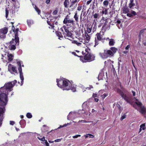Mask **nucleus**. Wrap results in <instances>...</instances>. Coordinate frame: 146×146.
Here are the masks:
<instances>
[{"mask_svg":"<svg viewBox=\"0 0 146 146\" xmlns=\"http://www.w3.org/2000/svg\"><path fill=\"white\" fill-rule=\"evenodd\" d=\"M117 51V48L115 47H111L110 50H104V51L100 53L99 55L102 59H106L108 57H113L114 54Z\"/></svg>","mask_w":146,"mask_h":146,"instance_id":"nucleus-1","label":"nucleus"},{"mask_svg":"<svg viewBox=\"0 0 146 146\" xmlns=\"http://www.w3.org/2000/svg\"><path fill=\"white\" fill-rule=\"evenodd\" d=\"M145 123H143L140 125V128L139 129V132L141 131L142 130H144L146 128L145 127Z\"/></svg>","mask_w":146,"mask_h":146,"instance_id":"nucleus-22","label":"nucleus"},{"mask_svg":"<svg viewBox=\"0 0 146 146\" xmlns=\"http://www.w3.org/2000/svg\"><path fill=\"white\" fill-rule=\"evenodd\" d=\"M88 137H90V138H93L94 137V136L91 134H88Z\"/></svg>","mask_w":146,"mask_h":146,"instance_id":"nucleus-47","label":"nucleus"},{"mask_svg":"<svg viewBox=\"0 0 146 146\" xmlns=\"http://www.w3.org/2000/svg\"><path fill=\"white\" fill-rule=\"evenodd\" d=\"M93 88V86H90L89 87H87L86 88H85V89H88V90H90L91 88Z\"/></svg>","mask_w":146,"mask_h":146,"instance_id":"nucleus-40","label":"nucleus"},{"mask_svg":"<svg viewBox=\"0 0 146 146\" xmlns=\"http://www.w3.org/2000/svg\"><path fill=\"white\" fill-rule=\"evenodd\" d=\"M117 22L118 24H120L121 23V21L119 20H117Z\"/></svg>","mask_w":146,"mask_h":146,"instance_id":"nucleus-62","label":"nucleus"},{"mask_svg":"<svg viewBox=\"0 0 146 146\" xmlns=\"http://www.w3.org/2000/svg\"><path fill=\"white\" fill-rule=\"evenodd\" d=\"M117 92L119 94L121 97L127 103H130L132 102V100L131 97L124 94L120 89H117Z\"/></svg>","mask_w":146,"mask_h":146,"instance_id":"nucleus-4","label":"nucleus"},{"mask_svg":"<svg viewBox=\"0 0 146 146\" xmlns=\"http://www.w3.org/2000/svg\"><path fill=\"white\" fill-rule=\"evenodd\" d=\"M35 9L36 11L38 13V14H40V10L36 6H35Z\"/></svg>","mask_w":146,"mask_h":146,"instance_id":"nucleus-29","label":"nucleus"},{"mask_svg":"<svg viewBox=\"0 0 146 146\" xmlns=\"http://www.w3.org/2000/svg\"><path fill=\"white\" fill-rule=\"evenodd\" d=\"M132 93L133 94V96H135V92L133 91H132Z\"/></svg>","mask_w":146,"mask_h":146,"instance_id":"nucleus-58","label":"nucleus"},{"mask_svg":"<svg viewBox=\"0 0 146 146\" xmlns=\"http://www.w3.org/2000/svg\"><path fill=\"white\" fill-rule=\"evenodd\" d=\"M115 43L114 40L113 39H110L109 42V45L110 46H113Z\"/></svg>","mask_w":146,"mask_h":146,"instance_id":"nucleus-21","label":"nucleus"},{"mask_svg":"<svg viewBox=\"0 0 146 146\" xmlns=\"http://www.w3.org/2000/svg\"><path fill=\"white\" fill-rule=\"evenodd\" d=\"M135 5V4L133 3H130L129 5V7L130 8H131L133 6Z\"/></svg>","mask_w":146,"mask_h":146,"instance_id":"nucleus-38","label":"nucleus"},{"mask_svg":"<svg viewBox=\"0 0 146 146\" xmlns=\"http://www.w3.org/2000/svg\"><path fill=\"white\" fill-rule=\"evenodd\" d=\"M58 13V11L56 10H55L53 13V15H55Z\"/></svg>","mask_w":146,"mask_h":146,"instance_id":"nucleus-41","label":"nucleus"},{"mask_svg":"<svg viewBox=\"0 0 146 146\" xmlns=\"http://www.w3.org/2000/svg\"><path fill=\"white\" fill-rule=\"evenodd\" d=\"M74 18L75 19V21L77 22L78 21V16L76 12V13H75L74 15Z\"/></svg>","mask_w":146,"mask_h":146,"instance_id":"nucleus-30","label":"nucleus"},{"mask_svg":"<svg viewBox=\"0 0 146 146\" xmlns=\"http://www.w3.org/2000/svg\"><path fill=\"white\" fill-rule=\"evenodd\" d=\"M15 122L14 121H10V124L12 125H13L15 124Z\"/></svg>","mask_w":146,"mask_h":146,"instance_id":"nucleus-48","label":"nucleus"},{"mask_svg":"<svg viewBox=\"0 0 146 146\" xmlns=\"http://www.w3.org/2000/svg\"><path fill=\"white\" fill-rule=\"evenodd\" d=\"M15 42L16 44H17V42L19 41V38L18 37V35L17 34V33L15 34Z\"/></svg>","mask_w":146,"mask_h":146,"instance_id":"nucleus-23","label":"nucleus"},{"mask_svg":"<svg viewBox=\"0 0 146 146\" xmlns=\"http://www.w3.org/2000/svg\"><path fill=\"white\" fill-rule=\"evenodd\" d=\"M128 52V51H124L123 52V53H124V54H126V53H127Z\"/></svg>","mask_w":146,"mask_h":146,"instance_id":"nucleus-63","label":"nucleus"},{"mask_svg":"<svg viewBox=\"0 0 146 146\" xmlns=\"http://www.w3.org/2000/svg\"><path fill=\"white\" fill-rule=\"evenodd\" d=\"M65 33L64 35V37L66 38H67V37H72V34L71 32L69 31L67 29L65 28L64 29Z\"/></svg>","mask_w":146,"mask_h":146,"instance_id":"nucleus-14","label":"nucleus"},{"mask_svg":"<svg viewBox=\"0 0 146 146\" xmlns=\"http://www.w3.org/2000/svg\"><path fill=\"white\" fill-rule=\"evenodd\" d=\"M22 63V61L18 62H17V64L19 66V67L21 66V64Z\"/></svg>","mask_w":146,"mask_h":146,"instance_id":"nucleus-39","label":"nucleus"},{"mask_svg":"<svg viewBox=\"0 0 146 146\" xmlns=\"http://www.w3.org/2000/svg\"><path fill=\"white\" fill-rule=\"evenodd\" d=\"M45 143L46 146H49V143L47 142L46 140Z\"/></svg>","mask_w":146,"mask_h":146,"instance_id":"nucleus-54","label":"nucleus"},{"mask_svg":"<svg viewBox=\"0 0 146 146\" xmlns=\"http://www.w3.org/2000/svg\"><path fill=\"white\" fill-rule=\"evenodd\" d=\"M97 40L95 38V45H97L98 44V40L101 41L102 42H104L105 40V38H103V35L101 34V33H98L96 35Z\"/></svg>","mask_w":146,"mask_h":146,"instance_id":"nucleus-9","label":"nucleus"},{"mask_svg":"<svg viewBox=\"0 0 146 146\" xmlns=\"http://www.w3.org/2000/svg\"><path fill=\"white\" fill-rule=\"evenodd\" d=\"M130 46L129 45H128L127 46L125 47V49L127 50H128L129 48H130Z\"/></svg>","mask_w":146,"mask_h":146,"instance_id":"nucleus-51","label":"nucleus"},{"mask_svg":"<svg viewBox=\"0 0 146 146\" xmlns=\"http://www.w3.org/2000/svg\"><path fill=\"white\" fill-rule=\"evenodd\" d=\"M7 102V95L4 93H1L0 94V106L5 105Z\"/></svg>","mask_w":146,"mask_h":146,"instance_id":"nucleus-5","label":"nucleus"},{"mask_svg":"<svg viewBox=\"0 0 146 146\" xmlns=\"http://www.w3.org/2000/svg\"><path fill=\"white\" fill-rule=\"evenodd\" d=\"M95 56L92 54L90 53L86 54L84 57V60L83 62H90L94 59Z\"/></svg>","mask_w":146,"mask_h":146,"instance_id":"nucleus-8","label":"nucleus"},{"mask_svg":"<svg viewBox=\"0 0 146 146\" xmlns=\"http://www.w3.org/2000/svg\"><path fill=\"white\" fill-rule=\"evenodd\" d=\"M27 22L28 25L29 26L33 23V21L31 20H28Z\"/></svg>","mask_w":146,"mask_h":146,"instance_id":"nucleus-26","label":"nucleus"},{"mask_svg":"<svg viewBox=\"0 0 146 146\" xmlns=\"http://www.w3.org/2000/svg\"><path fill=\"white\" fill-rule=\"evenodd\" d=\"M4 56L5 58L7 57L9 62L12 61L13 58V56L11 54H9V53L6 52L5 54V56Z\"/></svg>","mask_w":146,"mask_h":146,"instance_id":"nucleus-13","label":"nucleus"},{"mask_svg":"<svg viewBox=\"0 0 146 146\" xmlns=\"http://www.w3.org/2000/svg\"><path fill=\"white\" fill-rule=\"evenodd\" d=\"M108 9H105V10L103 9L102 11V14H105V15H107L108 14Z\"/></svg>","mask_w":146,"mask_h":146,"instance_id":"nucleus-28","label":"nucleus"},{"mask_svg":"<svg viewBox=\"0 0 146 146\" xmlns=\"http://www.w3.org/2000/svg\"><path fill=\"white\" fill-rule=\"evenodd\" d=\"M62 139V138L57 139L55 140L54 141L55 142H59Z\"/></svg>","mask_w":146,"mask_h":146,"instance_id":"nucleus-44","label":"nucleus"},{"mask_svg":"<svg viewBox=\"0 0 146 146\" xmlns=\"http://www.w3.org/2000/svg\"><path fill=\"white\" fill-rule=\"evenodd\" d=\"M72 43L75 44L78 46H80L82 44L81 42H78L77 41L75 40L72 41Z\"/></svg>","mask_w":146,"mask_h":146,"instance_id":"nucleus-25","label":"nucleus"},{"mask_svg":"<svg viewBox=\"0 0 146 146\" xmlns=\"http://www.w3.org/2000/svg\"><path fill=\"white\" fill-rule=\"evenodd\" d=\"M82 8V6L79 5L77 8V10L79 11H80L81 10Z\"/></svg>","mask_w":146,"mask_h":146,"instance_id":"nucleus-37","label":"nucleus"},{"mask_svg":"<svg viewBox=\"0 0 146 146\" xmlns=\"http://www.w3.org/2000/svg\"><path fill=\"white\" fill-rule=\"evenodd\" d=\"M97 95L96 94H94L93 95V97L94 98L95 97L97 96Z\"/></svg>","mask_w":146,"mask_h":146,"instance_id":"nucleus-61","label":"nucleus"},{"mask_svg":"<svg viewBox=\"0 0 146 146\" xmlns=\"http://www.w3.org/2000/svg\"><path fill=\"white\" fill-rule=\"evenodd\" d=\"M5 108H0V117H3V114L5 111Z\"/></svg>","mask_w":146,"mask_h":146,"instance_id":"nucleus-17","label":"nucleus"},{"mask_svg":"<svg viewBox=\"0 0 146 146\" xmlns=\"http://www.w3.org/2000/svg\"><path fill=\"white\" fill-rule=\"evenodd\" d=\"M109 1L108 0H105L103 2L104 5L106 7H107L108 5Z\"/></svg>","mask_w":146,"mask_h":146,"instance_id":"nucleus-27","label":"nucleus"},{"mask_svg":"<svg viewBox=\"0 0 146 146\" xmlns=\"http://www.w3.org/2000/svg\"><path fill=\"white\" fill-rule=\"evenodd\" d=\"M108 21H106L104 23V25H103L102 26V28H104L106 27V25H107V24L108 23Z\"/></svg>","mask_w":146,"mask_h":146,"instance_id":"nucleus-36","label":"nucleus"},{"mask_svg":"<svg viewBox=\"0 0 146 146\" xmlns=\"http://www.w3.org/2000/svg\"><path fill=\"white\" fill-rule=\"evenodd\" d=\"M85 39L87 41H89L90 38V37L91 36V35L90 34L88 35L87 33H85Z\"/></svg>","mask_w":146,"mask_h":146,"instance_id":"nucleus-19","label":"nucleus"},{"mask_svg":"<svg viewBox=\"0 0 146 146\" xmlns=\"http://www.w3.org/2000/svg\"><path fill=\"white\" fill-rule=\"evenodd\" d=\"M106 39V40H107V41H108V40H109L110 41V39L109 38H106V39L105 38V40Z\"/></svg>","mask_w":146,"mask_h":146,"instance_id":"nucleus-64","label":"nucleus"},{"mask_svg":"<svg viewBox=\"0 0 146 146\" xmlns=\"http://www.w3.org/2000/svg\"><path fill=\"white\" fill-rule=\"evenodd\" d=\"M125 115H123L121 117L120 119V120L121 121H122L123 119H125Z\"/></svg>","mask_w":146,"mask_h":146,"instance_id":"nucleus-45","label":"nucleus"},{"mask_svg":"<svg viewBox=\"0 0 146 146\" xmlns=\"http://www.w3.org/2000/svg\"><path fill=\"white\" fill-rule=\"evenodd\" d=\"M99 16V14L95 13L93 15V16L94 18L95 19L97 18Z\"/></svg>","mask_w":146,"mask_h":146,"instance_id":"nucleus-35","label":"nucleus"},{"mask_svg":"<svg viewBox=\"0 0 146 146\" xmlns=\"http://www.w3.org/2000/svg\"><path fill=\"white\" fill-rule=\"evenodd\" d=\"M92 0H89L87 1V4L88 5L91 2Z\"/></svg>","mask_w":146,"mask_h":146,"instance_id":"nucleus-55","label":"nucleus"},{"mask_svg":"<svg viewBox=\"0 0 146 146\" xmlns=\"http://www.w3.org/2000/svg\"><path fill=\"white\" fill-rule=\"evenodd\" d=\"M50 0H46V3L48 4L50 2Z\"/></svg>","mask_w":146,"mask_h":146,"instance_id":"nucleus-53","label":"nucleus"},{"mask_svg":"<svg viewBox=\"0 0 146 146\" xmlns=\"http://www.w3.org/2000/svg\"><path fill=\"white\" fill-rule=\"evenodd\" d=\"M5 54H2L1 55V59L3 60V61L4 62H9L8 60V58L7 57H6L5 58Z\"/></svg>","mask_w":146,"mask_h":146,"instance_id":"nucleus-16","label":"nucleus"},{"mask_svg":"<svg viewBox=\"0 0 146 146\" xmlns=\"http://www.w3.org/2000/svg\"><path fill=\"white\" fill-rule=\"evenodd\" d=\"M17 81L15 80L12 82L6 83L5 84L4 87L3 88V89L5 88L7 90L11 91L12 90V88L13 87L15 84L17 83Z\"/></svg>","mask_w":146,"mask_h":146,"instance_id":"nucleus-6","label":"nucleus"},{"mask_svg":"<svg viewBox=\"0 0 146 146\" xmlns=\"http://www.w3.org/2000/svg\"><path fill=\"white\" fill-rule=\"evenodd\" d=\"M27 117L29 118H30L32 117V115L31 113H28L27 114Z\"/></svg>","mask_w":146,"mask_h":146,"instance_id":"nucleus-32","label":"nucleus"},{"mask_svg":"<svg viewBox=\"0 0 146 146\" xmlns=\"http://www.w3.org/2000/svg\"><path fill=\"white\" fill-rule=\"evenodd\" d=\"M8 70L12 73L17 72V70L16 67L11 64H9L8 65Z\"/></svg>","mask_w":146,"mask_h":146,"instance_id":"nucleus-11","label":"nucleus"},{"mask_svg":"<svg viewBox=\"0 0 146 146\" xmlns=\"http://www.w3.org/2000/svg\"><path fill=\"white\" fill-rule=\"evenodd\" d=\"M102 20L104 21H105V22L106 21H107V19H106V18H104V17H103L102 18Z\"/></svg>","mask_w":146,"mask_h":146,"instance_id":"nucleus-56","label":"nucleus"},{"mask_svg":"<svg viewBox=\"0 0 146 146\" xmlns=\"http://www.w3.org/2000/svg\"><path fill=\"white\" fill-rule=\"evenodd\" d=\"M94 100L95 102H97L99 101V99L97 98H95Z\"/></svg>","mask_w":146,"mask_h":146,"instance_id":"nucleus-59","label":"nucleus"},{"mask_svg":"<svg viewBox=\"0 0 146 146\" xmlns=\"http://www.w3.org/2000/svg\"><path fill=\"white\" fill-rule=\"evenodd\" d=\"M69 0H65L64 2V5L65 7L67 8L68 7V5H69Z\"/></svg>","mask_w":146,"mask_h":146,"instance_id":"nucleus-20","label":"nucleus"},{"mask_svg":"<svg viewBox=\"0 0 146 146\" xmlns=\"http://www.w3.org/2000/svg\"><path fill=\"white\" fill-rule=\"evenodd\" d=\"M70 87V90H71L73 92H74L76 91V88L74 87V85H72L71 84Z\"/></svg>","mask_w":146,"mask_h":146,"instance_id":"nucleus-24","label":"nucleus"},{"mask_svg":"<svg viewBox=\"0 0 146 146\" xmlns=\"http://www.w3.org/2000/svg\"><path fill=\"white\" fill-rule=\"evenodd\" d=\"M9 14V10L7 9H5V15H6V18H7Z\"/></svg>","mask_w":146,"mask_h":146,"instance_id":"nucleus-34","label":"nucleus"},{"mask_svg":"<svg viewBox=\"0 0 146 146\" xmlns=\"http://www.w3.org/2000/svg\"><path fill=\"white\" fill-rule=\"evenodd\" d=\"M108 96V94L106 93L104 94L102 96H104V98Z\"/></svg>","mask_w":146,"mask_h":146,"instance_id":"nucleus-57","label":"nucleus"},{"mask_svg":"<svg viewBox=\"0 0 146 146\" xmlns=\"http://www.w3.org/2000/svg\"><path fill=\"white\" fill-rule=\"evenodd\" d=\"M57 82L58 86L60 88L64 87V90H68L70 88V86L71 83L66 80H60L58 81L57 79Z\"/></svg>","mask_w":146,"mask_h":146,"instance_id":"nucleus-2","label":"nucleus"},{"mask_svg":"<svg viewBox=\"0 0 146 146\" xmlns=\"http://www.w3.org/2000/svg\"><path fill=\"white\" fill-rule=\"evenodd\" d=\"M72 2L71 3V5L70 6V7H72L73 6V5L75 3H76L77 2V0H73Z\"/></svg>","mask_w":146,"mask_h":146,"instance_id":"nucleus-31","label":"nucleus"},{"mask_svg":"<svg viewBox=\"0 0 146 146\" xmlns=\"http://www.w3.org/2000/svg\"><path fill=\"white\" fill-rule=\"evenodd\" d=\"M131 13L132 14V16L133 15H136V13L134 11H131Z\"/></svg>","mask_w":146,"mask_h":146,"instance_id":"nucleus-52","label":"nucleus"},{"mask_svg":"<svg viewBox=\"0 0 146 146\" xmlns=\"http://www.w3.org/2000/svg\"><path fill=\"white\" fill-rule=\"evenodd\" d=\"M57 35L59 37V38L60 39H61V38H62V34L61 33H57Z\"/></svg>","mask_w":146,"mask_h":146,"instance_id":"nucleus-33","label":"nucleus"},{"mask_svg":"<svg viewBox=\"0 0 146 146\" xmlns=\"http://www.w3.org/2000/svg\"><path fill=\"white\" fill-rule=\"evenodd\" d=\"M18 70L20 73V77L21 79V82H23L24 80V78L23 75V73L22 72V69L21 66L19 67Z\"/></svg>","mask_w":146,"mask_h":146,"instance_id":"nucleus-15","label":"nucleus"},{"mask_svg":"<svg viewBox=\"0 0 146 146\" xmlns=\"http://www.w3.org/2000/svg\"><path fill=\"white\" fill-rule=\"evenodd\" d=\"M81 122L82 123H87V122L86 120H81V121L80 120L78 121V122Z\"/></svg>","mask_w":146,"mask_h":146,"instance_id":"nucleus-49","label":"nucleus"},{"mask_svg":"<svg viewBox=\"0 0 146 146\" xmlns=\"http://www.w3.org/2000/svg\"><path fill=\"white\" fill-rule=\"evenodd\" d=\"M124 12L125 13H127L128 12V10L127 9L125 8L123 10Z\"/></svg>","mask_w":146,"mask_h":146,"instance_id":"nucleus-46","label":"nucleus"},{"mask_svg":"<svg viewBox=\"0 0 146 146\" xmlns=\"http://www.w3.org/2000/svg\"><path fill=\"white\" fill-rule=\"evenodd\" d=\"M68 123L67 124H64V125L62 126H60V127H66V126L67 125H68Z\"/></svg>","mask_w":146,"mask_h":146,"instance_id":"nucleus-60","label":"nucleus"},{"mask_svg":"<svg viewBox=\"0 0 146 146\" xmlns=\"http://www.w3.org/2000/svg\"><path fill=\"white\" fill-rule=\"evenodd\" d=\"M38 139L42 141H45V137H43L42 138H39L38 137Z\"/></svg>","mask_w":146,"mask_h":146,"instance_id":"nucleus-43","label":"nucleus"},{"mask_svg":"<svg viewBox=\"0 0 146 146\" xmlns=\"http://www.w3.org/2000/svg\"><path fill=\"white\" fill-rule=\"evenodd\" d=\"M135 104L138 106V108H135L141 113L144 114V116L146 118V108L142 105V103L137 99H136Z\"/></svg>","mask_w":146,"mask_h":146,"instance_id":"nucleus-3","label":"nucleus"},{"mask_svg":"<svg viewBox=\"0 0 146 146\" xmlns=\"http://www.w3.org/2000/svg\"><path fill=\"white\" fill-rule=\"evenodd\" d=\"M127 15L129 17H131L132 16V15L131 14L129 13H127Z\"/></svg>","mask_w":146,"mask_h":146,"instance_id":"nucleus-50","label":"nucleus"},{"mask_svg":"<svg viewBox=\"0 0 146 146\" xmlns=\"http://www.w3.org/2000/svg\"><path fill=\"white\" fill-rule=\"evenodd\" d=\"M92 27L89 26L88 27H87V32H88V33H91V34L93 33L94 32V30H93L92 31Z\"/></svg>","mask_w":146,"mask_h":146,"instance_id":"nucleus-18","label":"nucleus"},{"mask_svg":"<svg viewBox=\"0 0 146 146\" xmlns=\"http://www.w3.org/2000/svg\"><path fill=\"white\" fill-rule=\"evenodd\" d=\"M81 136V135H76L74 136H73V137L74 138H76L78 137H80Z\"/></svg>","mask_w":146,"mask_h":146,"instance_id":"nucleus-42","label":"nucleus"},{"mask_svg":"<svg viewBox=\"0 0 146 146\" xmlns=\"http://www.w3.org/2000/svg\"><path fill=\"white\" fill-rule=\"evenodd\" d=\"M63 22L64 24H67L68 26L74 25V21L72 19H70L69 16L67 15L64 18Z\"/></svg>","mask_w":146,"mask_h":146,"instance_id":"nucleus-7","label":"nucleus"},{"mask_svg":"<svg viewBox=\"0 0 146 146\" xmlns=\"http://www.w3.org/2000/svg\"><path fill=\"white\" fill-rule=\"evenodd\" d=\"M14 39L13 38L12 39V40L9 43V48L11 50H14L16 48L15 45L16 44L15 43Z\"/></svg>","mask_w":146,"mask_h":146,"instance_id":"nucleus-12","label":"nucleus"},{"mask_svg":"<svg viewBox=\"0 0 146 146\" xmlns=\"http://www.w3.org/2000/svg\"><path fill=\"white\" fill-rule=\"evenodd\" d=\"M8 32V29L6 27L0 29V38H4L6 37V35Z\"/></svg>","mask_w":146,"mask_h":146,"instance_id":"nucleus-10","label":"nucleus"}]
</instances>
